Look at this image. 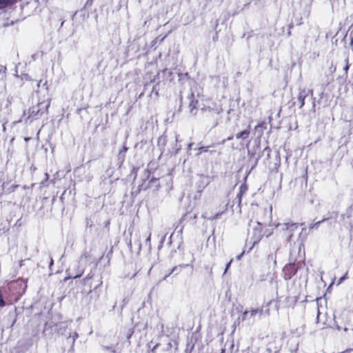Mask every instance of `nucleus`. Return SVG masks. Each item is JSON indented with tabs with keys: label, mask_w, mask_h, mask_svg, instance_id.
Segmentation results:
<instances>
[{
	"label": "nucleus",
	"mask_w": 353,
	"mask_h": 353,
	"mask_svg": "<svg viewBox=\"0 0 353 353\" xmlns=\"http://www.w3.org/2000/svg\"><path fill=\"white\" fill-rule=\"evenodd\" d=\"M3 130L5 132L6 131V126H5V124H3Z\"/></svg>",
	"instance_id": "nucleus-13"
},
{
	"label": "nucleus",
	"mask_w": 353,
	"mask_h": 353,
	"mask_svg": "<svg viewBox=\"0 0 353 353\" xmlns=\"http://www.w3.org/2000/svg\"><path fill=\"white\" fill-rule=\"evenodd\" d=\"M50 106V102H48L46 106V110H48V108Z\"/></svg>",
	"instance_id": "nucleus-11"
},
{
	"label": "nucleus",
	"mask_w": 353,
	"mask_h": 353,
	"mask_svg": "<svg viewBox=\"0 0 353 353\" xmlns=\"http://www.w3.org/2000/svg\"><path fill=\"white\" fill-rule=\"evenodd\" d=\"M284 226L285 227L286 230L290 229V230H294V229L297 228L296 225L294 223H285Z\"/></svg>",
	"instance_id": "nucleus-4"
},
{
	"label": "nucleus",
	"mask_w": 353,
	"mask_h": 353,
	"mask_svg": "<svg viewBox=\"0 0 353 353\" xmlns=\"http://www.w3.org/2000/svg\"><path fill=\"white\" fill-rule=\"evenodd\" d=\"M232 260H230V261L227 264L226 268H225V273L226 272L228 269L230 268V265L232 263Z\"/></svg>",
	"instance_id": "nucleus-10"
},
{
	"label": "nucleus",
	"mask_w": 353,
	"mask_h": 353,
	"mask_svg": "<svg viewBox=\"0 0 353 353\" xmlns=\"http://www.w3.org/2000/svg\"><path fill=\"white\" fill-rule=\"evenodd\" d=\"M261 312H262L261 310L254 309L250 311V316H254L256 314L261 313Z\"/></svg>",
	"instance_id": "nucleus-5"
},
{
	"label": "nucleus",
	"mask_w": 353,
	"mask_h": 353,
	"mask_svg": "<svg viewBox=\"0 0 353 353\" xmlns=\"http://www.w3.org/2000/svg\"><path fill=\"white\" fill-rule=\"evenodd\" d=\"M320 223V221L317 222L315 225H318Z\"/></svg>",
	"instance_id": "nucleus-16"
},
{
	"label": "nucleus",
	"mask_w": 353,
	"mask_h": 353,
	"mask_svg": "<svg viewBox=\"0 0 353 353\" xmlns=\"http://www.w3.org/2000/svg\"><path fill=\"white\" fill-rule=\"evenodd\" d=\"M261 236H262L261 231V230L257 231V236L256 238L255 242H258L259 241H260Z\"/></svg>",
	"instance_id": "nucleus-7"
},
{
	"label": "nucleus",
	"mask_w": 353,
	"mask_h": 353,
	"mask_svg": "<svg viewBox=\"0 0 353 353\" xmlns=\"http://www.w3.org/2000/svg\"><path fill=\"white\" fill-rule=\"evenodd\" d=\"M29 117L32 119H37L43 114L38 105L30 108L28 110Z\"/></svg>",
	"instance_id": "nucleus-1"
},
{
	"label": "nucleus",
	"mask_w": 353,
	"mask_h": 353,
	"mask_svg": "<svg viewBox=\"0 0 353 353\" xmlns=\"http://www.w3.org/2000/svg\"><path fill=\"white\" fill-rule=\"evenodd\" d=\"M345 61H346V65H345V66L344 68V70H345V73H347L348 70H349L350 65L348 63V60L347 59H346Z\"/></svg>",
	"instance_id": "nucleus-8"
},
{
	"label": "nucleus",
	"mask_w": 353,
	"mask_h": 353,
	"mask_svg": "<svg viewBox=\"0 0 353 353\" xmlns=\"http://www.w3.org/2000/svg\"><path fill=\"white\" fill-rule=\"evenodd\" d=\"M232 139V137H230L228 138V140H231Z\"/></svg>",
	"instance_id": "nucleus-14"
},
{
	"label": "nucleus",
	"mask_w": 353,
	"mask_h": 353,
	"mask_svg": "<svg viewBox=\"0 0 353 353\" xmlns=\"http://www.w3.org/2000/svg\"><path fill=\"white\" fill-rule=\"evenodd\" d=\"M248 314V311H245L243 312V316L245 317V316Z\"/></svg>",
	"instance_id": "nucleus-12"
},
{
	"label": "nucleus",
	"mask_w": 353,
	"mask_h": 353,
	"mask_svg": "<svg viewBox=\"0 0 353 353\" xmlns=\"http://www.w3.org/2000/svg\"><path fill=\"white\" fill-rule=\"evenodd\" d=\"M298 100L300 101L301 107H302L304 105V97L301 94H299Z\"/></svg>",
	"instance_id": "nucleus-6"
},
{
	"label": "nucleus",
	"mask_w": 353,
	"mask_h": 353,
	"mask_svg": "<svg viewBox=\"0 0 353 353\" xmlns=\"http://www.w3.org/2000/svg\"><path fill=\"white\" fill-rule=\"evenodd\" d=\"M250 133V132L249 130H245L241 132L237 133L236 134V139H241V138L246 139L248 137Z\"/></svg>",
	"instance_id": "nucleus-3"
},
{
	"label": "nucleus",
	"mask_w": 353,
	"mask_h": 353,
	"mask_svg": "<svg viewBox=\"0 0 353 353\" xmlns=\"http://www.w3.org/2000/svg\"><path fill=\"white\" fill-rule=\"evenodd\" d=\"M41 81L38 83L37 86L39 87Z\"/></svg>",
	"instance_id": "nucleus-15"
},
{
	"label": "nucleus",
	"mask_w": 353,
	"mask_h": 353,
	"mask_svg": "<svg viewBox=\"0 0 353 353\" xmlns=\"http://www.w3.org/2000/svg\"><path fill=\"white\" fill-rule=\"evenodd\" d=\"M345 279H346V274L339 279L338 285L341 284Z\"/></svg>",
	"instance_id": "nucleus-9"
},
{
	"label": "nucleus",
	"mask_w": 353,
	"mask_h": 353,
	"mask_svg": "<svg viewBox=\"0 0 353 353\" xmlns=\"http://www.w3.org/2000/svg\"><path fill=\"white\" fill-rule=\"evenodd\" d=\"M17 0H0V9L14 5Z\"/></svg>",
	"instance_id": "nucleus-2"
}]
</instances>
